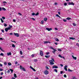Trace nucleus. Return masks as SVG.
Returning <instances> with one entry per match:
<instances>
[{"label": "nucleus", "mask_w": 79, "mask_h": 79, "mask_svg": "<svg viewBox=\"0 0 79 79\" xmlns=\"http://www.w3.org/2000/svg\"><path fill=\"white\" fill-rule=\"evenodd\" d=\"M44 74L46 75H47V74H48V73H49V72L47 70H46L44 73Z\"/></svg>", "instance_id": "obj_1"}, {"label": "nucleus", "mask_w": 79, "mask_h": 79, "mask_svg": "<svg viewBox=\"0 0 79 79\" xmlns=\"http://www.w3.org/2000/svg\"><path fill=\"white\" fill-rule=\"evenodd\" d=\"M40 55L42 56H44V53H43L42 51L40 50Z\"/></svg>", "instance_id": "obj_2"}, {"label": "nucleus", "mask_w": 79, "mask_h": 79, "mask_svg": "<svg viewBox=\"0 0 79 79\" xmlns=\"http://www.w3.org/2000/svg\"><path fill=\"white\" fill-rule=\"evenodd\" d=\"M69 5H74V3L73 2H69L68 3Z\"/></svg>", "instance_id": "obj_3"}, {"label": "nucleus", "mask_w": 79, "mask_h": 79, "mask_svg": "<svg viewBox=\"0 0 79 79\" xmlns=\"http://www.w3.org/2000/svg\"><path fill=\"white\" fill-rule=\"evenodd\" d=\"M49 61L50 63V64L51 65H52V64H54V63L53 62V61L52 60H49Z\"/></svg>", "instance_id": "obj_4"}, {"label": "nucleus", "mask_w": 79, "mask_h": 79, "mask_svg": "<svg viewBox=\"0 0 79 79\" xmlns=\"http://www.w3.org/2000/svg\"><path fill=\"white\" fill-rule=\"evenodd\" d=\"M20 69H22L23 71H26V69H25L23 67H22V66L21 65H20Z\"/></svg>", "instance_id": "obj_5"}, {"label": "nucleus", "mask_w": 79, "mask_h": 79, "mask_svg": "<svg viewBox=\"0 0 79 79\" xmlns=\"http://www.w3.org/2000/svg\"><path fill=\"white\" fill-rule=\"evenodd\" d=\"M14 34L15 35V36H16V37H19V34L18 33H14Z\"/></svg>", "instance_id": "obj_6"}, {"label": "nucleus", "mask_w": 79, "mask_h": 79, "mask_svg": "<svg viewBox=\"0 0 79 79\" xmlns=\"http://www.w3.org/2000/svg\"><path fill=\"white\" fill-rule=\"evenodd\" d=\"M52 68H53V69H54V68H58V66H56V65H54L52 67Z\"/></svg>", "instance_id": "obj_7"}, {"label": "nucleus", "mask_w": 79, "mask_h": 79, "mask_svg": "<svg viewBox=\"0 0 79 79\" xmlns=\"http://www.w3.org/2000/svg\"><path fill=\"white\" fill-rule=\"evenodd\" d=\"M46 30H47V31H51V30H52V28H46Z\"/></svg>", "instance_id": "obj_8"}, {"label": "nucleus", "mask_w": 79, "mask_h": 79, "mask_svg": "<svg viewBox=\"0 0 79 79\" xmlns=\"http://www.w3.org/2000/svg\"><path fill=\"white\" fill-rule=\"evenodd\" d=\"M68 68L67 65H65L64 67V69L65 70V71H68V69H67V68Z\"/></svg>", "instance_id": "obj_9"}, {"label": "nucleus", "mask_w": 79, "mask_h": 79, "mask_svg": "<svg viewBox=\"0 0 79 79\" xmlns=\"http://www.w3.org/2000/svg\"><path fill=\"white\" fill-rule=\"evenodd\" d=\"M30 68L31 69L34 71L35 72L36 71H35V70L34 69V68H32L31 66H30Z\"/></svg>", "instance_id": "obj_10"}, {"label": "nucleus", "mask_w": 79, "mask_h": 79, "mask_svg": "<svg viewBox=\"0 0 79 79\" xmlns=\"http://www.w3.org/2000/svg\"><path fill=\"white\" fill-rule=\"evenodd\" d=\"M71 18H69V17H68L67 18H66V19H63V20H66V19H67V20H70V19H71Z\"/></svg>", "instance_id": "obj_11"}, {"label": "nucleus", "mask_w": 79, "mask_h": 79, "mask_svg": "<svg viewBox=\"0 0 79 79\" xmlns=\"http://www.w3.org/2000/svg\"><path fill=\"white\" fill-rule=\"evenodd\" d=\"M56 51H57V50L55 49H54V51H52V53H54V54H55V53L56 52Z\"/></svg>", "instance_id": "obj_12"}, {"label": "nucleus", "mask_w": 79, "mask_h": 79, "mask_svg": "<svg viewBox=\"0 0 79 79\" xmlns=\"http://www.w3.org/2000/svg\"><path fill=\"white\" fill-rule=\"evenodd\" d=\"M69 39L70 40H75V38L73 37H69Z\"/></svg>", "instance_id": "obj_13"}, {"label": "nucleus", "mask_w": 79, "mask_h": 79, "mask_svg": "<svg viewBox=\"0 0 79 79\" xmlns=\"http://www.w3.org/2000/svg\"><path fill=\"white\" fill-rule=\"evenodd\" d=\"M72 57L73 58V59H74V60H76L77 59V57H74V56H73V55H72Z\"/></svg>", "instance_id": "obj_14"}, {"label": "nucleus", "mask_w": 79, "mask_h": 79, "mask_svg": "<svg viewBox=\"0 0 79 79\" xmlns=\"http://www.w3.org/2000/svg\"><path fill=\"white\" fill-rule=\"evenodd\" d=\"M7 55L8 56H9V55H11V52L7 53Z\"/></svg>", "instance_id": "obj_15"}, {"label": "nucleus", "mask_w": 79, "mask_h": 79, "mask_svg": "<svg viewBox=\"0 0 79 79\" xmlns=\"http://www.w3.org/2000/svg\"><path fill=\"white\" fill-rule=\"evenodd\" d=\"M45 56L46 58H48L50 57V55H49L48 56L46 55Z\"/></svg>", "instance_id": "obj_16"}, {"label": "nucleus", "mask_w": 79, "mask_h": 79, "mask_svg": "<svg viewBox=\"0 0 79 79\" xmlns=\"http://www.w3.org/2000/svg\"><path fill=\"white\" fill-rule=\"evenodd\" d=\"M8 66H11V63L10 62H9L8 63Z\"/></svg>", "instance_id": "obj_17"}, {"label": "nucleus", "mask_w": 79, "mask_h": 79, "mask_svg": "<svg viewBox=\"0 0 79 79\" xmlns=\"http://www.w3.org/2000/svg\"><path fill=\"white\" fill-rule=\"evenodd\" d=\"M68 71H69V72H71L72 71H73V70H72L70 69H68Z\"/></svg>", "instance_id": "obj_18"}, {"label": "nucleus", "mask_w": 79, "mask_h": 79, "mask_svg": "<svg viewBox=\"0 0 79 79\" xmlns=\"http://www.w3.org/2000/svg\"><path fill=\"white\" fill-rule=\"evenodd\" d=\"M55 40L56 41H57V42H58V41H59V40H58V39L57 38H56L55 39Z\"/></svg>", "instance_id": "obj_19"}, {"label": "nucleus", "mask_w": 79, "mask_h": 79, "mask_svg": "<svg viewBox=\"0 0 79 79\" xmlns=\"http://www.w3.org/2000/svg\"><path fill=\"white\" fill-rule=\"evenodd\" d=\"M2 10H3V11H6V9H5V8H4V7H2Z\"/></svg>", "instance_id": "obj_20"}, {"label": "nucleus", "mask_w": 79, "mask_h": 79, "mask_svg": "<svg viewBox=\"0 0 79 79\" xmlns=\"http://www.w3.org/2000/svg\"><path fill=\"white\" fill-rule=\"evenodd\" d=\"M44 20L41 21V24H44Z\"/></svg>", "instance_id": "obj_21"}, {"label": "nucleus", "mask_w": 79, "mask_h": 79, "mask_svg": "<svg viewBox=\"0 0 79 79\" xmlns=\"http://www.w3.org/2000/svg\"><path fill=\"white\" fill-rule=\"evenodd\" d=\"M12 47H13V48H15V45L14 44H12Z\"/></svg>", "instance_id": "obj_22"}, {"label": "nucleus", "mask_w": 79, "mask_h": 79, "mask_svg": "<svg viewBox=\"0 0 79 79\" xmlns=\"http://www.w3.org/2000/svg\"><path fill=\"white\" fill-rule=\"evenodd\" d=\"M14 77H15L16 78V77H17V76H16V74L15 73L14 74Z\"/></svg>", "instance_id": "obj_23"}, {"label": "nucleus", "mask_w": 79, "mask_h": 79, "mask_svg": "<svg viewBox=\"0 0 79 79\" xmlns=\"http://www.w3.org/2000/svg\"><path fill=\"white\" fill-rule=\"evenodd\" d=\"M5 30L6 32H8V28H5Z\"/></svg>", "instance_id": "obj_24"}, {"label": "nucleus", "mask_w": 79, "mask_h": 79, "mask_svg": "<svg viewBox=\"0 0 79 79\" xmlns=\"http://www.w3.org/2000/svg\"><path fill=\"white\" fill-rule=\"evenodd\" d=\"M54 71L56 73H58V70L56 69H54Z\"/></svg>", "instance_id": "obj_25"}, {"label": "nucleus", "mask_w": 79, "mask_h": 79, "mask_svg": "<svg viewBox=\"0 0 79 79\" xmlns=\"http://www.w3.org/2000/svg\"><path fill=\"white\" fill-rule=\"evenodd\" d=\"M56 16H57V17H59V18H61V17H60V16L58 14L56 15Z\"/></svg>", "instance_id": "obj_26"}, {"label": "nucleus", "mask_w": 79, "mask_h": 79, "mask_svg": "<svg viewBox=\"0 0 79 79\" xmlns=\"http://www.w3.org/2000/svg\"><path fill=\"white\" fill-rule=\"evenodd\" d=\"M0 49L1 51H2V52H4V50H3V49H2V48H1V47H0Z\"/></svg>", "instance_id": "obj_27"}, {"label": "nucleus", "mask_w": 79, "mask_h": 79, "mask_svg": "<svg viewBox=\"0 0 79 79\" xmlns=\"http://www.w3.org/2000/svg\"><path fill=\"white\" fill-rule=\"evenodd\" d=\"M48 41L44 42V44H48Z\"/></svg>", "instance_id": "obj_28"}, {"label": "nucleus", "mask_w": 79, "mask_h": 79, "mask_svg": "<svg viewBox=\"0 0 79 79\" xmlns=\"http://www.w3.org/2000/svg\"><path fill=\"white\" fill-rule=\"evenodd\" d=\"M73 24L74 26H76V24L75 23H73Z\"/></svg>", "instance_id": "obj_29"}, {"label": "nucleus", "mask_w": 79, "mask_h": 79, "mask_svg": "<svg viewBox=\"0 0 79 79\" xmlns=\"http://www.w3.org/2000/svg\"><path fill=\"white\" fill-rule=\"evenodd\" d=\"M20 55H23V52L21 51H20Z\"/></svg>", "instance_id": "obj_30"}, {"label": "nucleus", "mask_w": 79, "mask_h": 79, "mask_svg": "<svg viewBox=\"0 0 79 79\" xmlns=\"http://www.w3.org/2000/svg\"><path fill=\"white\" fill-rule=\"evenodd\" d=\"M58 51H59V52H61L62 50L61 49L58 48L57 49Z\"/></svg>", "instance_id": "obj_31"}, {"label": "nucleus", "mask_w": 79, "mask_h": 79, "mask_svg": "<svg viewBox=\"0 0 79 79\" xmlns=\"http://www.w3.org/2000/svg\"><path fill=\"white\" fill-rule=\"evenodd\" d=\"M67 5H68V4H67V3H66V2H65L64 3V6H66Z\"/></svg>", "instance_id": "obj_32"}, {"label": "nucleus", "mask_w": 79, "mask_h": 79, "mask_svg": "<svg viewBox=\"0 0 79 79\" xmlns=\"http://www.w3.org/2000/svg\"><path fill=\"white\" fill-rule=\"evenodd\" d=\"M10 70L11 71V73H13V70L11 69H10Z\"/></svg>", "instance_id": "obj_33"}, {"label": "nucleus", "mask_w": 79, "mask_h": 79, "mask_svg": "<svg viewBox=\"0 0 79 79\" xmlns=\"http://www.w3.org/2000/svg\"><path fill=\"white\" fill-rule=\"evenodd\" d=\"M9 26L10 29H11V28L12 27H13V26L10 25H9Z\"/></svg>", "instance_id": "obj_34"}, {"label": "nucleus", "mask_w": 79, "mask_h": 79, "mask_svg": "<svg viewBox=\"0 0 79 79\" xmlns=\"http://www.w3.org/2000/svg\"><path fill=\"white\" fill-rule=\"evenodd\" d=\"M4 26L5 27H6V26H7V24H6V23H5L4 25Z\"/></svg>", "instance_id": "obj_35"}, {"label": "nucleus", "mask_w": 79, "mask_h": 79, "mask_svg": "<svg viewBox=\"0 0 79 79\" xmlns=\"http://www.w3.org/2000/svg\"><path fill=\"white\" fill-rule=\"evenodd\" d=\"M0 56H3V53H1L0 54Z\"/></svg>", "instance_id": "obj_36"}, {"label": "nucleus", "mask_w": 79, "mask_h": 79, "mask_svg": "<svg viewBox=\"0 0 79 79\" xmlns=\"http://www.w3.org/2000/svg\"><path fill=\"white\" fill-rule=\"evenodd\" d=\"M46 69H49V68H48V66H46Z\"/></svg>", "instance_id": "obj_37"}, {"label": "nucleus", "mask_w": 79, "mask_h": 79, "mask_svg": "<svg viewBox=\"0 0 79 79\" xmlns=\"http://www.w3.org/2000/svg\"><path fill=\"white\" fill-rule=\"evenodd\" d=\"M50 48H51V49H52V50H54V49H54L53 48V47H50Z\"/></svg>", "instance_id": "obj_38"}, {"label": "nucleus", "mask_w": 79, "mask_h": 79, "mask_svg": "<svg viewBox=\"0 0 79 79\" xmlns=\"http://www.w3.org/2000/svg\"><path fill=\"white\" fill-rule=\"evenodd\" d=\"M35 15V13H32V16H34V15Z\"/></svg>", "instance_id": "obj_39"}, {"label": "nucleus", "mask_w": 79, "mask_h": 79, "mask_svg": "<svg viewBox=\"0 0 79 79\" xmlns=\"http://www.w3.org/2000/svg\"><path fill=\"white\" fill-rule=\"evenodd\" d=\"M64 77H67V76H66V74H64Z\"/></svg>", "instance_id": "obj_40"}, {"label": "nucleus", "mask_w": 79, "mask_h": 79, "mask_svg": "<svg viewBox=\"0 0 79 79\" xmlns=\"http://www.w3.org/2000/svg\"><path fill=\"white\" fill-rule=\"evenodd\" d=\"M7 28L8 30H10V29H11V28H10V27H9Z\"/></svg>", "instance_id": "obj_41"}, {"label": "nucleus", "mask_w": 79, "mask_h": 79, "mask_svg": "<svg viewBox=\"0 0 79 79\" xmlns=\"http://www.w3.org/2000/svg\"><path fill=\"white\" fill-rule=\"evenodd\" d=\"M2 18L3 19H5V17H2Z\"/></svg>", "instance_id": "obj_42"}, {"label": "nucleus", "mask_w": 79, "mask_h": 79, "mask_svg": "<svg viewBox=\"0 0 79 79\" xmlns=\"http://www.w3.org/2000/svg\"><path fill=\"white\" fill-rule=\"evenodd\" d=\"M39 15V13L37 12L36 14H35V16H37Z\"/></svg>", "instance_id": "obj_43"}, {"label": "nucleus", "mask_w": 79, "mask_h": 79, "mask_svg": "<svg viewBox=\"0 0 79 79\" xmlns=\"http://www.w3.org/2000/svg\"><path fill=\"white\" fill-rule=\"evenodd\" d=\"M10 70H8L7 71V73H10Z\"/></svg>", "instance_id": "obj_44"}, {"label": "nucleus", "mask_w": 79, "mask_h": 79, "mask_svg": "<svg viewBox=\"0 0 79 79\" xmlns=\"http://www.w3.org/2000/svg\"><path fill=\"white\" fill-rule=\"evenodd\" d=\"M31 56L32 57H34V54H32L31 55Z\"/></svg>", "instance_id": "obj_45"}, {"label": "nucleus", "mask_w": 79, "mask_h": 79, "mask_svg": "<svg viewBox=\"0 0 79 79\" xmlns=\"http://www.w3.org/2000/svg\"><path fill=\"white\" fill-rule=\"evenodd\" d=\"M34 61H35V62H36V61H37V59H35L34 60Z\"/></svg>", "instance_id": "obj_46"}, {"label": "nucleus", "mask_w": 79, "mask_h": 79, "mask_svg": "<svg viewBox=\"0 0 79 79\" xmlns=\"http://www.w3.org/2000/svg\"><path fill=\"white\" fill-rule=\"evenodd\" d=\"M49 52H48L46 53V55H49Z\"/></svg>", "instance_id": "obj_47"}, {"label": "nucleus", "mask_w": 79, "mask_h": 79, "mask_svg": "<svg viewBox=\"0 0 79 79\" xmlns=\"http://www.w3.org/2000/svg\"><path fill=\"white\" fill-rule=\"evenodd\" d=\"M4 63L5 65H6V64H7V63L6 62H4Z\"/></svg>", "instance_id": "obj_48"}, {"label": "nucleus", "mask_w": 79, "mask_h": 79, "mask_svg": "<svg viewBox=\"0 0 79 79\" xmlns=\"http://www.w3.org/2000/svg\"><path fill=\"white\" fill-rule=\"evenodd\" d=\"M63 71H61L60 72V74H63Z\"/></svg>", "instance_id": "obj_49"}, {"label": "nucleus", "mask_w": 79, "mask_h": 79, "mask_svg": "<svg viewBox=\"0 0 79 79\" xmlns=\"http://www.w3.org/2000/svg\"><path fill=\"white\" fill-rule=\"evenodd\" d=\"M10 35H13V33H9Z\"/></svg>", "instance_id": "obj_50"}, {"label": "nucleus", "mask_w": 79, "mask_h": 79, "mask_svg": "<svg viewBox=\"0 0 79 79\" xmlns=\"http://www.w3.org/2000/svg\"><path fill=\"white\" fill-rule=\"evenodd\" d=\"M44 20H47V18H45L44 19Z\"/></svg>", "instance_id": "obj_51"}, {"label": "nucleus", "mask_w": 79, "mask_h": 79, "mask_svg": "<svg viewBox=\"0 0 79 79\" xmlns=\"http://www.w3.org/2000/svg\"><path fill=\"white\" fill-rule=\"evenodd\" d=\"M18 62L16 61V62H15V64H18Z\"/></svg>", "instance_id": "obj_52"}, {"label": "nucleus", "mask_w": 79, "mask_h": 79, "mask_svg": "<svg viewBox=\"0 0 79 79\" xmlns=\"http://www.w3.org/2000/svg\"><path fill=\"white\" fill-rule=\"evenodd\" d=\"M18 15H19L20 16H22V14L19 13H18Z\"/></svg>", "instance_id": "obj_53"}, {"label": "nucleus", "mask_w": 79, "mask_h": 79, "mask_svg": "<svg viewBox=\"0 0 79 79\" xmlns=\"http://www.w3.org/2000/svg\"><path fill=\"white\" fill-rule=\"evenodd\" d=\"M61 58H62L64 59V60H65V58H64V56H62L61 57Z\"/></svg>", "instance_id": "obj_54"}, {"label": "nucleus", "mask_w": 79, "mask_h": 79, "mask_svg": "<svg viewBox=\"0 0 79 79\" xmlns=\"http://www.w3.org/2000/svg\"><path fill=\"white\" fill-rule=\"evenodd\" d=\"M0 71H3V69H0Z\"/></svg>", "instance_id": "obj_55"}, {"label": "nucleus", "mask_w": 79, "mask_h": 79, "mask_svg": "<svg viewBox=\"0 0 79 79\" xmlns=\"http://www.w3.org/2000/svg\"><path fill=\"white\" fill-rule=\"evenodd\" d=\"M3 72H2V73H1V76L3 75Z\"/></svg>", "instance_id": "obj_56"}, {"label": "nucleus", "mask_w": 79, "mask_h": 79, "mask_svg": "<svg viewBox=\"0 0 79 79\" xmlns=\"http://www.w3.org/2000/svg\"><path fill=\"white\" fill-rule=\"evenodd\" d=\"M52 61H53L54 62H55V60H54V59L52 58Z\"/></svg>", "instance_id": "obj_57"}, {"label": "nucleus", "mask_w": 79, "mask_h": 79, "mask_svg": "<svg viewBox=\"0 0 79 79\" xmlns=\"http://www.w3.org/2000/svg\"><path fill=\"white\" fill-rule=\"evenodd\" d=\"M59 57H60V58H61V57H62V56H61L60 55H59Z\"/></svg>", "instance_id": "obj_58"}, {"label": "nucleus", "mask_w": 79, "mask_h": 79, "mask_svg": "<svg viewBox=\"0 0 79 79\" xmlns=\"http://www.w3.org/2000/svg\"><path fill=\"white\" fill-rule=\"evenodd\" d=\"M55 45H58V43H55Z\"/></svg>", "instance_id": "obj_59"}, {"label": "nucleus", "mask_w": 79, "mask_h": 79, "mask_svg": "<svg viewBox=\"0 0 79 79\" xmlns=\"http://www.w3.org/2000/svg\"><path fill=\"white\" fill-rule=\"evenodd\" d=\"M60 66H61V67H63V65L62 64H60Z\"/></svg>", "instance_id": "obj_60"}, {"label": "nucleus", "mask_w": 79, "mask_h": 79, "mask_svg": "<svg viewBox=\"0 0 79 79\" xmlns=\"http://www.w3.org/2000/svg\"><path fill=\"white\" fill-rule=\"evenodd\" d=\"M2 8L0 7V11H2Z\"/></svg>", "instance_id": "obj_61"}, {"label": "nucleus", "mask_w": 79, "mask_h": 79, "mask_svg": "<svg viewBox=\"0 0 79 79\" xmlns=\"http://www.w3.org/2000/svg\"><path fill=\"white\" fill-rule=\"evenodd\" d=\"M31 19H32L33 20H35V19H34L33 18H31Z\"/></svg>", "instance_id": "obj_62"}, {"label": "nucleus", "mask_w": 79, "mask_h": 79, "mask_svg": "<svg viewBox=\"0 0 79 79\" xmlns=\"http://www.w3.org/2000/svg\"><path fill=\"white\" fill-rule=\"evenodd\" d=\"M2 66H3V65H2V64H0V66L2 67Z\"/></svg>", "instance_id": "obj_63"}, {"label": "nucleus", "mask_w": 79, "mask_h": 79, "mask_svg": "<svg viewBox=\"0 0 79 79\" xmlns=\"http://www.w3.org/2000/svg\"><path fill=\"white\" fill-rule=\"evenodd\" d=\"M11 79H15V78H14V77H12L11 78Z\"/></svg>", "instance_id": "obj_64"}]
</instances>
